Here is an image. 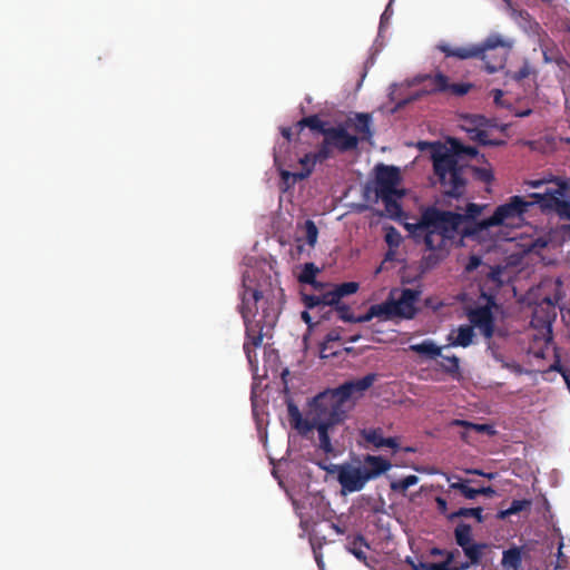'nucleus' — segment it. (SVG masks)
Here are the masks:
<instances>
[{
  "label": "nucleus",
  "mask_w": 570,
  "mask_h": 570,
  "mask_svg": "<svg viewBox=\"0 0 570 570\" xmlns=\"http://www.w3.org/2000/svg\"><path fill=\"white\" fill-rule=\"evenodd\" d=\"M363 548H368V543L361 534L356 535L348 544L347 550L360 561H366V554Z\"/></svg>",
  "instance_id": "nucleus-30"
},
{
  "label": "nucleus",
  "mask_w": 570,
  "mask_h": 570,
  "mask_svg": "<svg viewBox=\"0 0 570 570\" xmlns=\"http://www.w3.org/2000/svg\"><path fill=\"white\" fill-rule=\"evenodd\" d=\"M391 466V462L382 456L366 455L362 469L367 481H370L389 471Z\"/></svg>",
  "instance_id": "nucleus-17"
},
{
  "label": "nucleus",
  "mask_w": 570,
  "mask_h": 570,
  "mask_svg": "<svg viewBox=\"0 0 570 570\" xmlns=\"http://www.w3.org/2000/svg\"><path fill=\"white\" fill-rule=\"evenodd\" d=\"M532 114V109L530 108H527V109H523V110H519L515 112V116L517 117H520V118H524V117H528Z\"/></svg>",
  "instance_id": "nucleus-61"
},
{
  "label": "nucleus",
  "mask_w": 570,
  "mask_h": 570,
  "mask_svg": "<svg viewBox=\"0 0 570 570\" xmlns=\"http://www.w3.org/2000/svg\"><path fill=\"white\" fill-rule=\"evenodd\" d=\"M337 472V481L342 487V493H353L361 491L367 483V479L362 466H355L351 463L333 465Z\"/></svg>",
  "instance_id": "nucleus-11"
},
{
  "label": "nucleus",
  "mask_w": 570,
  "mask_h": 570,
  "mask_svg": "<svg viewBox=\"0 0 570 570\" xmlns=\"http://www.w3.org/2000/svg\"><path fill=\"white\" fill-rule=\"evenodd\" d=\"M341 340V335L336 330L328 332L325 336V343L323 344L322 351L325 350V344L330 342H336Z\"/></svg>",
  "instance_id": "nucleus-51"
},
{
  "label": "nucleus",
  "mask_w": 570,
  "mask_h": 570,
  "mask_svg": "<svg viewBox=\"0 0 570 570\" xmlns=\"http://www.w3.org/2000/svg\"><path fill=\"white\" fill-rule=\"evenodd\" d=\"M471 139L483 146H503L505 141L502 139H490L489 134L484 129H468Z\"/></svg>",
  "instance_id": "nucleus-31"
},
{
  "label": "nucleus",
  "mask_w": 570,
  "mask_h": 570,
  "mask_svg": "<svg viewBox=\"0 0 570 570\" xmlns=\"http://www.w3.org/2000/svg\"><path fill=\"white\" fill-rule=\"evenodd\" d=\"M323 137L318 145L321 158H332L334 150L341 154L355 150L360 144L358 136L350 134L343 125L330 126L327 130H324Z\"/></svg>",
  "instance_id": "nucleus-8"
},
{
  "label": "nucleus",
  "mask_w": 570,
  "mask_h": 570,
  "mask_svg": "<svg viewBox=\"0 0 570 570\" xmlns=\"http://www.w3.org/2000/svg\"><path fill=\"white\" fill-rule=\"evenodd\" d=\"M420 292L412 288H404L397 301L391 299L395 317L411 320L416 315L415 303Z\"/></svg>",
  "instance_id": "nucleus-14"
},
{
  "label": "nucleus",
  "mask_w": 570,
  "mask_h": 570,
  "mask_svg": "<svg viewBox=\"0 0 570 570\" xmlns=\"http://www.w3.org/2000/svg\"><path fill=\"white\" fill-rule=\"evenodd\" d=\"M360 435L366 442L372 444L374 448H391L393 450L399 449V442L395 438H384L383 431L380 428L376 429H363L360 431Z\"/></svg>",
  "instance_id": "nucleus-16"
},
{
  "label": "nucleus",
  "mask_w": 570,
  "mask_h": 570,
  "mask_svg": "<svg viewBox=\"0 0 570 570\" xmlns=\"http://www.w3.org/2000/svg\"><path fill=\"white\" fill-rule=\"evenodd\" d=\"M553 183V187H547L543 193H532L530 197L544 213H554L570 222V181L556 178Z\"/></svg>",
  "instance_id": "nucleus-7"
},
{
  "label": "nucleus",
  "mask_w": 570,
  "mask_h": 570,
  "mask_svg": "<svg viewBox=\"0 0 570 570\" xmlns=\"http://www.w3.org/2000/svg\"><path fill=\"white\" fill-rule=\"evenodd\" d=\"M465 499L473 500L479 495L478 489L471 488L468 484L461 493Z\"/></svg>",
  "instance_id": "nucleus-50"
},
{
  "label": "nucleus",
  "mask_w": 570,
  "mask_h": 570,
  "mask_svg": "<svg viewBox=\"0 0 570 570\" xmlns=\"http://www.w3.org/2000/svg\"><path fill=\"white\" fill-rule=\"evenodd\" d=\"M372 318H374V316H373L372 309L370 307L365 314L360 315V316L354 315L353 323H366V322H370Z\"/></svg>",
  "instance_id": "nucleus-52"
},
{
  "label": "nucleus",
  "mask_w": 570,
  "mask_h": 570,
  "mask_svg": "<svg viewBox=\"0 0 570 570\" xmlns=\"http://www.w3.org/2000/svg\"><path fill=\"white\" fill-rule=\"evenodd\" d=\"M450 145V150H436L432 154L433 169L444 195L460 198L466 190L469 166L460 164L459 157H475L478 149L465 146L458 139H451Z\"/></svg>",
  "instance_id": "nucleus-2"
},
{
  "label": "nucleus",
  "mask_w": 570,
  "mask_h": 570,
  "mask_svg": "<svg viewBox=\"0 0 570 570\" xmlns=\"http://www.w3.org/2000/svg\"><path fill=\"white\" fill-rule=\"evenodd\" d=\"M466 473L475 474V475H482V476H485L488 479H493V476H494L493 473H484V472H482L481 470H478V469L468 470Z\"/></svg>",
  "instance_id": "nucleus-57"
},
{
  "label": "nucleus",
  "mask_w": 570,
  "mask_h": 570,
  "mask_svg": "<svg viewBox=\"0 0 570 570\" xmlns=\"http://www.w3.org/2000/svg\"><path fill=\"white\" fill-rule=\"evenodd\" d=\"M318 273L320 268L314 263H305L298 276V281L302 284H308L312 285L315 289H318L324 286L316 281V275Z\"/></svg>",
  "instance_id": "nucleus-23"
},
{
  "label": "nucleus",
  "mask_w": 570,
  "mask_h": 570,
  "mask_svg": "<svg viewBox=\"0 0 570 570\" xmlns=\"http://www.w3.org/2000/svg\"><path fill=\"white\" fill-rule=\"evenodd\" d=\"M543 184H544V180H531V181L528 183V185L533 187V188H539Z\"/></svg>",
  "instance_id": "nucleus-63"
},
{
  "label": "nucleus",
  "mask_w": 570,
  "mask_h": 570,
  "mask_svg": "<svg viewBox=\"0 0 570 570\" xmlns=\"http://www.w3.org/2000/svg\"><path fill=\"white\" fill-rule=\"evenodd\" d=\"M531 203L524 200L521 196H512L509 202L498 206L492 216L465 226L462 230V237H479L480 234L493 226L510 225V222L520 218Z\"/></svg>",
  "instance_id": "nucleus-5"
},
{
  "label": "nucleus",
  "mask_w": 570,
  "mask_h": 570,
  "mask_svg": "<svg viewBox=\"0 0 570 570\" xmlns=\"http://www.w3.org/2000/svg\"><path fill=\"white\" fill-rule=\"evenodd\" d=\"M287 413L291 425L302 435H305L313 430L312 417L304 419L298 406L292 400L287 401Z\"/></svg>",
  "instance_id": "nucleus-18"
},
{
  "label": "nucleus",
  "mask_w": 570,
  "mask_h": 570,
  "mask_svg": "<svg viewBox=\"0 0 570 570\" xmlns=\"http://www.w3.org/2000/svg\"><path fill=\"white\" fill-rule=\"evenodd\" d=\"M474 337L473 326L461 325L456 330V336L453 337V333L449 335L450 345L468 347L472 344Z\"/></svg>",
  "instance_id": "nucleus-20"
},
{
  "label": "nucleus",
  "mask_w": 570,
  "mask_h": 570,
  "mask_svg": "<svg viewBox=\"0 0 570 570\" xmlns=\"http://www.w3.org/2000/svg\"><path fill=\"white\" fill-rule=\"evenodd\" d=\"M375 194H399L397 185L401 183L400 169L395 166L380 164L375 167Z\"/></svg>",
  "instance_id": "nucleus-12"
},
{
  "label": "nucleus",
  "mask_w": 570,
  "mask_h": 570,
  "mask_svg": "<svg viewBox=\"0 0 570 570\" xmlns=\"http://www.w3.org/2000/svg\"><path fill=\"white\" fill-rule=\"evenodd\" d=\"M452 246V244H449L443 249H430L431 254L425 256L423 258V263L426 267H433L435 266L440 261H442L449 253V248ZM429 250V248L426 247Z\"/></svg>",
  "instance_id": "nucleus-35"
},
{
  "label": "nucleus",
  "mask_w": 570,
  "mask_h": 570,
  "mask_svg": "<svg viewBox=\"0 0 570 570\" xmlns=\"http://www.w3.org/2000/svg\"><path fill=\"white\" fill-rule=\"evenodd\" d=\"M431 563L428 562H419L417 564H412L413 570H430Z\"/></svg>",
  "instance_id": "nucleus-58"
},
{
  "label": "nucleus",
  "mask_w": 570,
  "mask_h": 570,
  "mask_svg": "<svg viewBox=\"0 0 570 570\" xmlns=\"http://www.w3.org/2000/svg\"><path fill=\"white\" fill-rule=\"evenodd\" d=\"M354 129L360 135V140H368L373 136L371 129L372 117L370 114H356Z\"/></svg>",
  "instance_id": "nucleus-22"
},
{
  "label": "nucleus",
  "mask_w": 570,
  "mask_h": 570,
  "mask_svg": "<svg viewBox=\"0 0 570 570\" xmlns=\"http://www.w3.org/2000/svg\"><path fill=\"white\" fill-rule=\"evenodd\" d=\"M334 288L340 299H342L344 296L355 294L360 288V284L357 282H345L342 284L334 285Z\"/></svg>",
  "instance_id": "nucleus-38"
},
{
  "label": "nucleus",
  "mask_w": 570,
  "mask_h": 570,
  "mask_svg": "<svg viewBox=\"0 0 570 570\" xmlns=\"http://www.w3.org/2000/svg\"><path fill=\"white\" fill-rule=\"evenodd\" d=\"M372 314L374 317L382 320H392L395 317L391 299H387L381 304H374L371 306Z\"/></svg>",
  "instance_id": "nucleus-33"
},
{
  "label": "nucleus",
  "mask_w": 570,
  "mask_h": 570,
  "mask_svg": "<svg viewBox=\"0 0 570 570\" xmlns=\"http://www.w3.org/2000/svg\"><path fill=\"white\" fill-rule=\"evenodd\" d=\"M334 308L337 312L340 320L347 323H353L354 314L347 304H344L340 301Z\"/></svg>",
  "instance_id": "nucleus-44"
},
{
  "label": "nucleus",
  "mask_w": 570,
  "mask_h": 570,
  "mask_svg": "<svg viewBox=\"0 0 570 570\" xmlns=\"http://www.w3.org/2000/svg\"><path fill=\"white\" fill-rule=\"evenodd\" d=\"M417 482L419 478L414 474H411L401 480L392 482L391 488L394 491L405 492L409 488L415 485Z\"/></svg>",
  "instance_id": "nucleus-37"
},
{
  "label": "nucleus",
  "mask_w": 570,
  "mask_h": 570,
  "mask_svg": "<svg viewBox=\"0 0 570 570\" xmlns=\"http://www.w3.org/2000/svg\"><path fill=\"white\" fill-rule=\"evenodd\" d=\"M409 351L425 356L426 358L434 360L441 356L442 347L438 346L432 340L428 338L421 343L410 345Z\"/></svg>",
  "instance_id": "nucleus-19"
},
{
  "label": "nucleus",
  "mask_w": 570,
  "mask_h": 570,
  "mask_svg": "<svg viewBox=\"0 0 570 570\" xmlns=\"http://www.w3.org/2000/svg\"><path fill=\"white\" fill-rule=\"evenodd\" d=\"M442 361L439 363L441 370L453 379L460 376V358L455 355L446 356L442 355Z\"/></svg>",
  "instance_id": "nucleus-24"
},
{
  "label": "nucleus",
  "mask_w": 570,
  "mask_h": 570,
  "mask_svg": "<svg viewBox=\"0 0 570 570\" xmlns=\"http://www.w3.org/2000/svg\"><path fill=\"white\" fill-rule=\"evenodd\" d=\"M455 542L459 547L464 548L471 544L472 541V528L470 524L461 522L454 529Z\"/></svg>",
  "instance_id": "nucleus-26"
},
{
  "label": "nucleus",
  "mask_w": 570,
  "mask_h": 570,
  "mask_svg": "<svg viewBox=\"0 0 570 570\" xmlns=\"http://www.w3.org/2000/svg\"><path fill=\"white\" fill-rule=\"evenodd\" d=\"M482 209L475 203H469L464 214L428 206L421 212L419 220L405 224V228L416 243H423L429 249H443L458 237L463 238V228L476 223L474 219Z\"/></svg>",
  "instance_id": "nucleus-1"
},
{
  "label": "nucleus",
  "mask_w": 570,
  "mask_h": 570,
  "mask_svg": "<svg viewBox=\"0 0 570 570\" xmlns=\"http://www.w3.org/2000/svg\"><path fill=\"white\" fill-rule=\"evenodd\" d=\"M482 265V259L478 255H471L465 265V272L471 273Z\"/></svg>",
  "instance_id": "nucleus-49"
},
{
  "label": "nucleus",
  "mask_w": 570,
  "mask_h": 570,
  "mask_svg": "<svg viewBox=\"0 0 570 570\" xmlns=\"http://www.w3.org/2000/svg\"><path fill=\"white\" fill-rule=\"evenodd\" d=\"M540 48L546 63L558 62V50L549 39H541Z\"/></svg>",
  "instance_id": "nucleus-34"
},
{
  "label": "nucleus",
  "mask_w": 570,
  "mask_h": 570,
  "mask_svg": "<svg viewBox=\"0 0 570 570\" xmlns=\"http://www.w3.org/2000/svg\"><path fill=\"white\" fill-rule=\"evenodd\" d=\"M504 272V267L501 265L490 266L489 272L487 273L488 281L492 282L497 287H501L503 284L502 274Z\"/></svg>",
  "instance_id": "nucleus-41"
},
{
  "label": "nucleus",
  "mask_w": 570,
  "mask_h": 570,
  "mask_svg": "<svg viewBox=\"0 0 570 570\" xmlns=\"http://www.w3.org/2000/svg\"><path fill=\"white\" fill-rule=\"evenodd\" d=\"M376 381V374L370 373L361 379L347 381L336 389L326 390L315 396V403L321 406H333L341 414L346 416L350 409V401L361 397Z\"/></svg>",
  "instance_id": "nucleus-4"
},
{
  "label": "nucleus",
  "mask_w": 570,
  "mask_h": 570,
  "mask_svg": "<svg viewBox=\"0 0 570 570\" xmlns=\"http://www.w3.org/2000/svg\"><path fill=\"white\" fill-rule=\"evenodd\" d=\"M321 305L335 307L341 301L335 288L333 287L331 291H327L320 295Z\"/></svg>",
  "instance_id": "nucleus-43"
},
{
  "label": "nucleus",
  "mask_w": 570,
  "mask_h": 570,
  "mask_svg": "<svg viewBox=\"0 0 570 570\" xmlns=\"http://www.w3.org/2000/svg\"><path fill=\"white\" fill-rule=\"evenodd\" d=\"M479 494H483L487 497H493L495 494V490L492 487H482L478 489Z\"/></svg>",
  "instance_id": "nucleus-55"
},
{
  "label": "nucleus",
  "mask_w": 570,
  "mask_h": 570,
  "mask_svg": "<svg viewBox=\"0 0 570 570\" xmlns=\"http://www.w3.org/2000/svg\"><path fill=\"white\" fill-rule=\"evenodd\" d=\"M466 122L473 126L472 129H484L489 126V119L482 115H471L465 118Z\"/></svg>",
  "instance_id": "nucleus-45"
},
{
  "label": "nucleus",
  "mask_w": 570,
  "mask_h": 570,
  "mask_svg": "<svg viewBox=\"0 0 570 570\" xmlns=\"http://www.w3.org/2000/svg\"><path fill=\"white\" fill-rule=\"evenodd\" d=\"M495 305L494 297H488V304L472 308L468 313L469 321L479 328L485 338H491L494 333V316L492 306Z\"/></svg>",
  "instance_id": "nucleus-13"
},
{
  "label": "nucleus",
  "mask_w": 570,
  "mask_h": 570,
  "mask_svg": "<svg viewBox=\"0 0 570 570\" xmlns=\"http://www.w3.org/2000/svg\"><path fill=\"white\" fill-rule=\"evenodd\" d=\"M404 196V190H400L399 194H385V195H379L377 197L381 198L385 205V209L391 215H397L401 213L402 208L399 203V198H402Z\"/></svg>",
  "instance_id": "nucleus-29"
},
{
  "label": "nucleus",
  "mask_w": 570,
  "mask_h": 570,
  "mask_svg": "<svg viewBox=\"0 0 570 570\" xmlns=\"http://www.w3.org/2000/svg\"><path fill=\"white\" fill-rule=\"evenodd\" d=\"M384 238L390 249L397 248L402 243V236L400 232L393 226L386 228Z\"/></svg>",
  "instance_id": "nucleus-39"
},
{
  "label": "nucleus",
  "mask_w": 570,
  "mask_h": 570,
  "mask_svg": "<svg viewBox=\"0 0 570 570\" xmlns=\"http://www.w3.org/2000/svg\"><path fill=\"white\" fill-rule=\"evenodd\" d=\"M532 73H534V70L531 67V65L529 63V61L525 60L523 62V65L519 68V70H517L513 73L512 79H514L515 81H521V80L528 78Z\"/></svg>",
  "instance_id": "nucleus-46"
},
{
  "label": "nucleus",
  "mask_w": 570,
  "mask_h": 570,
  "mask_svg": "<svg viewBox=\"0 0 570 570\" xmlns=\"http://www.w3.org/2000/svg\"><path fill=\"white\" fill-rule=\"evenodd\" d=\"M493 99L497 104H499L501 97L503 96V91L501 89H493L492 90Z\"/></svg>",
  "instance_id": "nucleus-62"
},
{
  "label": "nucleus",
  "mask_w": 570,
  "mask_h": 570,
  "mask_svg": "<svg viewBox=\"0 0 570 570\" xmlns=\"http://www.w3.org/2000/svg\"><path fill=\"white\" fill-rule=\"evenodd\" d=\"M243 288L242 303L238 309L245 324V334L253 340L255 345H262L265 324L262 321H253L252 317L257 312V303L263 298V293L253 286L248 275L243 277Z\"/></svg>",
  "instance_id": "nucleus-6"
},
{
  "label": "nucleus",
  "mask_w": 570,
  "mask_h": 570,
  "mask_svg": "<svg viewBox=\"0 0 570 570\" xmlns=\"http://www.w3.org/2000/svg\"><path fill=\"white\" fill-rule=\"evenodd\" d=\"M531 507V501L527 499L522 500H513L510 507L505 510H500L497 514L499 520H504L512 514H517L523 510H527Z\"/></svg>",
  "instance_id": "nucleus-28"
},
{
  "label": "nucleus",
  "mask_w": 570,
  "mask_h": 570,
  "mask_svg": "<svg viewBox=\"0 0 570 570\" xmlns=\"http://www.w3.org/2000/svg\"><path fill=\"white\" fill-rule=\"evenodd\" d=\"M513 46L514 40L512 38L492 32L480 43L453 47L450 43L443 42L439 43L436 49L448 58L453 57L460 60L480 59L484 62L485 70L489 73H494L504 68Z\"/></svg>",
  "instance_id": "nucleus-3"
},
{
  "label": "nucleus",
  "mask_w": 570,
  "mask_h": 570,
  "mask_svg": "<svg viewBox=\"0 0 570 570\" xmlns=\"http://www.w3.org/2000/svg\"><path fill=\"white\" fill-rule=\"evenodd\" d=\"M435 501H436L439 511L441 513L445 514L446 511H448V502H446V500L443 499V498L438 497Z\"/></svg>",
  "instance_id": "nucleus-54"
},
{
  "label": "nucleus",
  "mask_w": 570,
  "mask_h": 570,
  "mask_svg": "<svg viewBox=\"0 0 570 570\" xmlns=\"http://www.w3.org/2000/svg\"><path fill=\"white\" fill-rule=\"evenodd\" d=\"M472 563H470V560L468 562H464L461 564L460 568H458L459 570H466Z\"/></svg>",
  "instance_id": "nucleus-64"
},
{
  "label": "nucleus",
  "mask_w": 570,
  "mask_h": 570,
  "mask_svg": "<svg viewBox=\"0 0 570 570\" xmlns=\"http://www.w3.org/2000/svg\"><path fill=\"white\" fill-rule=\"evenodd\" d=\"M430 570H459L456 567H448V562L431 563Z\"/></svg>",
  "instance_id": "nucleus-53"
},
{
  "label": "nucleus",
  "mask_w": 570,
  "mask_h": 570,
  "mask_svg": "<svg viewBox=\"0 0 570 570\" xmlns=\"http://www.w3.org/2000/svg\"><path fill=\"white\" fill-rule=\"evenodd\" d=\"M469 482H470L469 480L453 482L450 484V488L453 490H458V491H460V493H462L463 489L465 488L466 483H469Z\"/></svg>",
  "instance_id": "nucleus-56"
},
{
  "label": "nucleus",
  "mask_w": 570,
  "mask_h": 570,
  "mask_svg": "<svg viewBox=\"0 0 570 570\" xmlns=\"http://www.w3.org/2000/svg\"><path fill=\"white\" fill-rule=\"evenodd\" d=\"M325 160H327V158H321L318 156V149L314 153H307L299 159V164L302 166L299 171L291 173L287 170H282L281 177L285 184H288L289 179H292L293 183H296L297 180H304L311 176L317 163L322 164Z\"/></svg>",
  "instance_id": "nucleus-15"
},
{
  "label": "nucleus",
  "mask_w": 570,
  "mask_h": 570,
  "mask_svg": "<svg viewBox=\"0 0 570 570\" xmlns=\"http://www.w3.org/2000/svg\"><path fill=\"white\" fill-rule=\"evenodd\" d=\"M261 345H255L253 343V340L246 335V340L244 342V352H245V355L248 360V363L252 365V366H256L257 365V355H256V352L255 350L257 347H259Z\"/></svg>",
  "instance_id": "nucleus-40"
},
{
  "label": "nucleus",
  "mask_w": 570,
  "mask_h": 570,
  "mask_svg": "<svg viewBox=\"0 0 570 570\" xmlns=\"http://www.w3.org/2000/svg\"><path fill=\"white\" fill-rule=\"evenodd\" d=\"M453 424L454 425L465 426V428H469V429H473V430H475L478 432H485V431H489L491 429V426L488 425V424H474V423H470V422L463 421V420H454Z\"/></svg>",
  "instance_id": "nucleus-48"
},
{
  "label": "nucleus",
  "mask_w": 570,
  "mask_h": 570,
  "mask_svg": "<svg viewBox=\"0 0 570 570\" xmlns=\"http://www.w3.org/2000/svg\"><path fill=\"white\" fill-rule=\"evenodd\" d=\"M309 415H312L313 429H316L318 432L320 448L325 453L332 452L333 446L328 435V430L344 421L346 416L337 412V410H333V406H321L320 404L315 403V397L311 404Z\"/></svg>",
  "instance_id": "nucleus-9"
},
{
  "label": "nucleus",
  "mask_w": 570,
  "mask_h": 570,
  "mask_svg": "<svg viewBox=\"0 0 570 570\" xmlns=\"http://www.w3.org/2000/svg\"><path fill=\"white\" fill-rule=\"evenodd\" d=\"M470 171L472 173L473 177L476 180H480V181L485 183V184H490L494 179V176H493V173H492L491 168H487V167H471V166H469L468 174Z\"/></svg>",
  "instance_id": "nucleus-36"
},
{
  "label": "nucleus",
  "mask_w": 570,
  "mask_h": 570,
  "mask_svg": "<svg viewBox=\"0 0 570 570\" xmlns=\"http://www.w3.org/2000/svg\"><path fill=\"white\" fill-rule=\"evenodd\" d=\"M282 136L289 141L292 139V128L291 127H283L281 129Z\"/></svg>",
  "instance_id": "nucleus-59"
},
{
  "label": "nucleus",
  "mask_w": 570,
  "mask_h": 570,
  "mask_svg": "<svg viewBox=\"0 0 570 570\" xmlns=\"http://www.w3.org/2000/svg\"><path fill=\"white\" fill-rule=\"evenodd\" d=\"M295 127L298 132L302 131L305 127H308L313 131H317L324 136V130L330 128L326 121H323L318 115H311L302 118L296 122Z\"/></svg>",
  "instance_id": "nucleus-21"
},
{
  "label": "nucleus",
  "mask_w": 570,
  "mask_h": 570,
  "mask_svg": "<svg viewBox=\"0 0 570 570\" xmlns=\"http://www.w3.org/2000/svg\"><path fill=\"white\" fill-rule=\"evenodd\" d=\"M488 546L485 543H471L462 548L465 557L470 560V563L478 564L481 561L484 549Z\"/></svg>",
  "instance_id": "nucleus-32"
},
{
  "label": "nucleus",
  "mask_w": 570,
  "mask_h": 570,
  "mask_svg": "<svg viewBox=\"0 0 570 570\" xmlns=\"http://www.w3.org/2000/svg\"><path fill=\"white\" fill-rule=\"evenodd\" d=\"M421 80L426 81V91L430 94H449L454 97H462L466 95L472 85L469 82H455L451 83L450 78L443 72H436L435 75H424Z\"/></svg>",
  "instance_id": "nucleus-10"
},
{
  "label": "nucleus",
  "mask_w": 570,
  "mask_h": 570,
  "mask_svg": "<svg viewBox=\"0 0 570 570\" xmlns=\"http://www.w3.org/2000/svg\"><path fill=\"white\" fill-rule=\"evenodd\" d=\"M301 318L304 321L305 324H307L308 326H311L313 324L312 322V316L309 315V313L307 311H303L301 313Z\"/></svg>",
  "instance_id": "nucleus-60"
},
{
  "label": "nucleus",
  "mask_w": 570,
  "mask_h": 570,
  "mask_svg": "<svg viewBox=\"0 0 570 570\" xmlns=\"http://www.w3.org/2000/svg\"><path fill=\"white\" fill-rule=\"evenodd\" d=\"M502 566L518 570L522 563L521 550L519 548H511L503 551Z\"/></svg>",
  "instance_id": "nucleus-25"
},
{
  "label": "nucleus",
  "mask_w": 570,
  "mask_h": 570,
  "mask_svg": "<svg viewBox=\"0 0 570 570\" xmlns=\"http://www.w3.org/2000/svg\"><path fill=\"white\" fill-rule=\"evenodd\" d=\"M305 233H306V242L311 247H314V245L317 242L318 236V229L315 225V223L311 219H307L305 222Z\"/></svg>",
  "instance_id": "nucleus-42"
},
{
  "label": "nucleus",
  "mask_w": 570,
  "mask_h": 570,
  "mask_svg": "<svg viewBox=\"0 0 570 570\" xmlns=\"http://www.w3.org/2000/svg\"><path fill=\"white\" fill-rule=\"evenodd\" d=\"M483 509L478 508H460L459 510L446 515L448 520L453 521L456 518H474L479 523H482L484 518L482 515Z\"/></svg>",
  "instance_id": "nucleus-27"
},
{
  "label": "nucleus",
  "mask_w": 570,
  "mask_h": 570,
  "mask_svg": "<svg viewBox=\"0 0 570 570\" xmlns=\"http://www.w3.org/2000/svg\"><path fill=\"white\" fill-rule=\"evenodd\" d=\"M302 301L306 308L313 309L315 307H322L320 295L314 294H302Z\"/></svg>",
  "instance_id": "nucleus-47"
}]
</instances>
